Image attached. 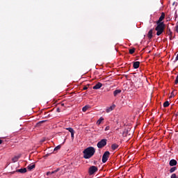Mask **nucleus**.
Wrapping results in <instances>:
<instances>
[{
    "mask_svg": "<svg viewBox=\"0 0 178 178\" xmlns=\"http://www.w3.org/2000/svg\"><path fill=\"white\" fill-rule=\"evenodd\" d=\"M122 92V90L120 89H117L113 92V95L114 97H117L118 94H120Z\"/></svg>",
    "mask_w": 178,
    "mask_h": 178,
    "instance_id": "2eb2a0df",
    "label": "nucleus"
},
{
    "mask_svg": "<svg viewBox=\"0 0 178 178\" xmlns=\"http://www.w3.org/2000/svg\"><path fill=\"white\" fill-rule=\"evenodd\" d=\"M65 106V104H61V106Z\"/></svg>",
    "mask_w": 178,
    "mask_h": 178,
    "instance_id": "e433bc0d",
    "label": "nucleus"
},
{
    "mask_svg": "<svg viewBox=\"0 0 178 178\" xmlns=\"http://www.w3.org/2000/svg\"><path fill=\"white\" fill-rule=\"evenodd\" d=\"M173 97H175V93L172 92L169 98H173Z\"/></svg>",
    "mask_w": 178,
    "mask_h": 178,
    "instance_id": "a878e982",
    "label": "nucleus"
},
{
    "mask_svg": "<svg viewBox=\"0 0 178 178\" xmlns=\"http://www.w3.org/2000/svg\"><path fill=\"white\" fill-rule=\"evenodd\" d=\"M98 172V167L95 166V165H91L89 168H88V173L90 176H92L94 175H95V173Z\"/></svg>",
    "mask_w": 178,
    "mask_h": 178,
    "instance_id": "7ed1b4c3",
    "label": "nucleus"
},
{
    "mask_svg": "<svg viewBox=\"0 0 178 178\" xmlns=\"http://www.w3.org/2000/svg\"><path fill=\"white\" fill-rule=\"evenodd\" d=\"M175 84H178V75L176 77L175 81Z\"/></svg>",
    "mask_w": 178,
    "mask_h": 178,
    "instance_id": "bb28decb",
    "label": "nucleus"
},
{
    "mask_svg": "<svg viewBox=\"0 0 178 178\" xmlns=\"http://www.w3.org/2000/svg\"><path fill=\"white\" fill-rule=\"evenodd\" d=\"M163 19H165V13H161V17H159V20L156 22V24H160V23H161V22H162Z\"/></svg>",
    "mask_w": 178,
    "mask_h": 178,
    "instance_id": "1a4fd4ad",
    "label": "nucleus"
},
{
    "mask_svg": "<svg viewBox=\"0 0 178 178\" xmlns=\"http://www.w3.org/2000/svg\"><path fill=\"white\" fill-rule=\"evenodd\" d=\"M106 145V139H102L97 143V148H104Z\"/></svg>",
    "mask_w": 178,
    "mask_h": 178,
    "instance_id": "39448f33",
    "label": "nucleus"
},
{
    "mask_svg": "<svg viewBox=\"0 0 178 178\" xmlns=\"http://www.w3.org/2000/svg\"><path fill=\"white\" fill-rule=\"evenodd\" d=\"M54 173H56L55 171H52V172H51V175H54Z\"/></svg>",
    "mask_w": 178,
    "mask_h": 178,
    "instance_id": "c9c22d12",
    "label": "nucleus"
},
{
    "mask_svg": "<svg viewBox=\"0 0 178 178\" xmlns=\"http://www.w3.org/2000/svg\"><path fill=\"white\" fill-rule=\"evenodd\" d=\"M154 30L153 29H150L147 33V37L149 38V40H151L153 37L152 35V33H153Z\"/></svg>",
    "mask_w": 178,
    "mask_h": 178,
    "instance_id": "f8f14e48",
    "label": "nucleus"
},
{
    "mask_svg": "<svg viewBox=\"0 0 178 178\" xmlns=\"http://www.w3.org/2000/svg\"><path fill=\"white\" fill-rule=\"evenodd\" d=\"M134 52H136V49H135V48H133V49H129V54H130L131 55H133V54H134Z\"/></svg>",
    "mask_w": 178,
    "mask_h": 178,
    "instance_id": "b1692460",
    "label": "nucleus"
},
{
    "mask_svg": "<svg viewBox=\"0 0 178 178\" xmlns=\"http://www.w3.org/2000/svg\"><path fill=\"white\" fill-rule=\"evenodd\" d=\"M156 32V35H161L162 33L165 31V24L161 22L160 24H157L156 27L155 28Z\"/></svg>",
    "mask_w": 178,
    "mask_h": 178,
    "instance_id": "f03ea898",
    "label": "nucleus"
},
{
    "mask_svg": "<svg viewBox=\"0 0 178 178\" xmlns=\"http://www.w3.org/2000/svg\"><path fill=\"white\" fill-rule=\"evenodd\" d=\"M115 108H116V106L115 104L111 106L110 107H107V108L106 109V112L107 113H109V112H112V111H113Z\"/></svg>",
    "mask_w": 178,
    "mask_h": 178,
    "instance_id": "0eeeda50",
    "label": "nucleus"
},
{
    "mask_svg": "<svg viewBox=\"0 0 178 178\" xmlns=\"http://www.w3.org/2000/svg\"><path fill=\"white\" fill-rule=\"evenodd\" d=\"M49 175H51V172H47V176H49Z\"/></svg>",
    "mask_w": 178,
    "mask_h": 178,
    "instance_id": "72a5a7b5",
    "label": "nucleus"
},
{
    "mask_svg": "<svg viewBox=\"0 0 178 178\" xmlns=\"http://www.w3.org/2000/svg\"><path fill=\"white\" fill-rule=\"evenodd\" d=\"M90 108V106L86 105L84 107H83L82 111L83 112H87V110Z\"/></svg>",
    "mask_w": 178,
    "mask_h": 178,
    "instance_id": "6ab92c4d",
    "label": "nucleus"
},
{
    "mask_svg": "<svg viewBox=\"0 0 178 178\" xmlns=\"http://www.w3.org/2000/svg\"><path fill=\"white\" fill-rule=\"evenodd\" d=\"M83 154L85 159H90V158L94 156V154H95V148L89 147L83 150Z\"/></svg>",
    "mask_w": 178,
    "mask_h": 178,
    "instance_id": "f257e3e1",
    "label": "nucleus"
},
{
    "mask_svg": "<svg viewBox=\"0 0 178 178\" xmlns=\"http://www.w3.org/2000/svg\"><path fill=\"white\" fill-rule=\"evenodd\" d=\"M27 168H28V170H33V169L35 168V164H30L29 165H28Z\"/></svg>",
    "mask_w": 178,
    "mask_h": 178,
    "instance_id": "f3484780",
    "label": "nucleus"
},
{
    "mask_svg": "<svg viewBox=\"0 0 178 178\" xmlns=\"http://www.w3.org/2000/svg\"><path fill=\"white\" fill-rule=\"evenodd\" d=\"M44 140H41V143H44Z\"/></svg>",
    "mask_w": 178,
    "mask_h": 178,
    "instance_id": "4c0bfd02",
    "label": "nucleus"
},
{
    "mask_svg": "<svg viewBox=\"0 0 178 178\" xmlns=\"http://www.w3.org/2000/svg\"><path fill=\"white\" fill-rule=\"evenodd\" d=\"M171 178H177V177L176 176V174L174 173L171 175Z\"/></svg>",
    "mask_w": 178,
    "mask_h": 178,
    "instance_id": "cd10ccee",
    "label": "nucleus"
},
{
    "mask_svg": "<svg viewBox=\"0 0 178 178\" xmlns=\"http://www.w3.org/2000/svg\"><path fill=\"white\" fill-rule=\"evenodd\" d=\"M16 172H19V173H26L27 172V168H24L18 169L16 171H14L13 173H15Z\"/></svg>",
    "mask_w": 178,
    "mask_h": 178,
    "instance_id": "6e6552de",
    "label": "nucleus"
},
{
    "mask_svg": "<svg viewBox=\"0 0 178 178\" xmlns=\"http://www.w3.org/2000/svg\"><path fill=\"white\" fill-rule=\"evenodd\" d=\"M66 130L70 131V133L71 134L72 140H74V129H73V128L68 127V128H66Z\"/></svg>",
    "mask_w": 178,
    "mask_h": 178,
    "instance_id": "423d86ee",
    "label": "nucleus"
},
{
    "mask_svg": "<svg viewBox=\"0 0 178 178\" xmlns=\"http://www.w3.org/2000/svg\"><path fill=\"white\" fill-rule=\"evenodd\" d=\"M104 120V118L101 117L97 122V124L99 125L101 123H102V121Z\"/></svg>",
    "mask_w": 178,
    "mask_h": 178,
    "instance_id": "aec40b11",
    "label": "nucleus"
},
{
    "mask_svg": "<svg viewBox=\"0 0 178 178\" xmlns=\"http://www.w3.org/2000/svg\"><path fill=\"white\" fill-rule=\"evenodd\" d=\"M56 111H57V112H60V108H56Z\"/></svg>",
    "mask_w": 178,
    "mask_h": 178,
    "instance_id": "473e14b6",
    "label": "nucleus"
},
{
    "mask_svg": "<svg viewBox=\"0 0 178 178\" xmlns=\"http://www.w3.org/2000/svg\"><path fill=\"white\" fill-rule=\"evenodd\" d=\"M83 90H88V87H87V86H84V87L83 88Z\"/></svg>",
    "mask_w": 178,
    "mask_h": 178,
    "instance_id": "c756f323",
    "label": "nucleus"
},
{
    "mask_svg": "<svg viewBox=\"0 0 178 178\" xmlns=\"http://www.w3.org/2000/svg\"><path fill=\"white\" fill-rule=\"evenodd\" d=\"M167 34L170 35V40H172V31H170V28L167 29Z\"/></svg>",
    "mask_w": 178,
    "mask_h": 178,
    "instance_id": "dca6fc26",
    "label": "nucleus"
},
{
    "mask_svg": "<svg viewBox=\"0 0 178 178\" xmlns=\"http://www.w3.org/2000/svg\"><path fill=\"white\" fill-rule=\"evenodd\" d=\"M138 67H140V62L139 61L134 62V68L138 69Z\"/></svg>",
    "mask_w": 178,
    "mask_h": 178,
    "instance_id": "ddd939ff",
    "label": "nucleus"
},
{
    "mask_svg": "<svg viewBox=\"0 0 178 178\" xmlns=\"http://www.w3.org/2000/svg\"><path fill=\"white\" fill-rule=\"evenodd\" d=\"M170 166H176L177 165V161L175 159H172L169 163Z\"/></svg>",
    "mask_w": 178,
    "mask_h": 178,
    "instance_id": "9b49d317",
    "label": "nucleus"
},
{
    "mask_svg": "<svg viewBox=\"0 0 178 178\" xmlns=\"http://www.w3.org/2000/svg\"><path fill=\"white\" fill-rule=\"evenodd\" d=\"M2 143H3V140L0 139V145L2 144Z\"/></svg>",
    "mask_w": 178,
    "mask_h": 178,
    "instance_id": "f704fd0d",
    "label": "nucleus"
},
{
    "mask_svg": "<svg viewBox=\"0 0 178 178\" xmlns=\"http://www.w3.org/2000/svg\"><path fill=\"white\" fill-rule=\"evenodd\" d=\"M19 158H20V156H15L12 159L13 162H17V161H19Z\"/></svg>",
    "mask_w": 178,
    "mask_h": 178,
    "instance_id": "a211bd4d",
    "label": "nucleus"
},
{
    "mask_svg": "<svg viewBox=\"0 0 178 178\" xmlns=\"http://www.w3.org/2000/svg\"><path fill=\"white\" fill-rule=\"evenodd\" d=\"M45 122H47V120H42V121L39 122L37 124H38V126H39L40 124H41L42 123H45Z\"/></svg>",
    "mask_w": 178,
    "mask_h": 178,
    "instance_id": "393cba45",
    "label": "nucleus"
},
{
    "mask_svg": "<svg viewBox=\"0 0 178 178\" xmlns=\"http://www.w3.org/2000/svg\"><path fill=\"white\" fill-rule=\"evenodd\" d=\"M177 60H178V54H177V56H176V58H175V62H177Z\"/></svg>",
    "mask_w": 178,
    "mask_h": 178,
    "instance_id": "7c9ffc66",
    "label": "nucleus"
},
{
    "mask_svg": "<svg viewBox=\"0 0 178 178\" xmlns=\"http://www.w3.org/2000/svg\"><path fill=\"white\" fill-rule=\"evenodd\" d=\"M109 129H111L109 126L106 127L105 131H108V130H109Z\"/></svg>",
    "mask_w": 178,
    "mask_h": 178,
    "instance_id": "c85d7f7f",
    "label": "nucleus"
},
{
    "mask_svg": "<svg viewBox=\"0 0 178 178\" xmlns=\"http://www.w3.org/2000/svg\"><path fill=\"white\" fill-rule=\"evenodd\" d=\"M177 169V168H176V167H172V168H171L170 169V173H173V172L176 171Z\"/></svg>",
    "mask_w": 178,
    "mask_h": 178,
    "instance_id": "5701e85b",
    "label": "nucleus"
},
{
    "mask_svg": "<svg viewBox=\"0 0 178 178\" xmlns=\"http://www.w3.org/2000/svg\"><path fill=\"white\" fill-rule=\"evenodd\" d=\"M169 105H170V104H169L168 101H166L163 103V107L164 108H168V106H169Z\"/></svg>",
    "mask_w": 178,
    "mask_h": 178,
    "instance_id": "412c9836",
    "label": "nucleus"
},
{
    "mask_svg": "<svg viewBox=\"0 0 178 178\" xmlns=\"http://www.w3.org/2000/svg\"><path fill=\"white\" fill-rule=\"evenodd\" d=\"M61 147H62V146H61L60 145L56 146V147L54 148V152H55L56 151H59V149H60Z\"/></svg>",
    "mask_w": 178,
    "mask_h": 178,
    "instance_id": "4be33fe9",
    "label": "nucleus"
},
{
    "mask_svg": "<svg viewBox=\"0 0 178 178\" xmlns=\"http://www.w3.org/2000/svg\"><path fill=\"white\" fill-rule=\"evenodd\" d=\"M60 169L59 168H57L56 170H54V172L56 173L58 172H59Z\"/></svg>",
    "mask_w": 178,
    "mask_h": 178,
    "instance_id": "2f4dec72",
    "label": "nucleus"
},
{
    "mask_svg": "<svg viewBox=\"0 0 178 178\" xmlns=\"http://www.w3.org/2000/svg\"><path fill=\"white\" fill-rule=\"evenodd\" d=\"M48 155H49V154H46L44 156L47 157V156H48Z\"/></svg>",
    "mask_w": 178,
    "mask_h": 178,
    "instance_id": "58836bf2",
    "label": "nucleus"
},
{
    "mask_svg": "<svg viewBox=\"0 0 178 178\" xmlns=\"http://www.w3.org/2000/svg\"><path fill=\"white\" fill-rule=\"evenodd\" d=\"M110 156H111V152H109V151L105 152L102 156V163H106V162L108 161V159H109Z\"/></svg>",
    "mask_w": 178,
    "mask_h": 178,
    "instance_id": "20e7f679",
    "label": "nucleus"
},
{
    "mask_svg": "<svg viewBox=\"0 0 178 178\" xmlns=\"http://www.w3.org/2000/svg\"><path fill=\"white\" fill-rule=\"evenodd\" d=\"M118 148H119V145L116 143H114L111 145V149H113V151L118 149Z\"/></svg>",
    "mask_w": 178,
    "mask_h": 178,
    "instance_id": "4468645a",
    "label": "nucleus"
},
{
    "mask_svg": "<svg viewBox=\"0 0 178 178\" xmlns=\"http://www.w3.org/2000/svg\"><path fill=\"white\" fill-rule=\"evenodd\" d=\"M102 87V83L98 82L95 86H93V90H99Z\"/></svg>",
    "mask_w": 178,
    "mask_h": 178,
    "instance_id": "9d476101",
    "label": "nucleus"
}]
</instances>
